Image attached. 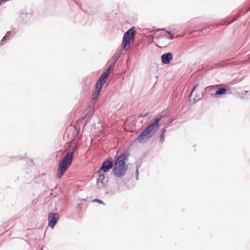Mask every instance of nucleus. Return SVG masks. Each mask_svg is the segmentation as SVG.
I'll return each mask as SVG.
<instances>
[{
	"mask_svg": "<svg viewBox=\"0 0 250 250\" xmlns=\"http://www.w3.org/2000/svg\"><path fill=\"white\" fill-rule=\"evenodd\" d=\"M75 152L74 149L72 151H68L60 161L57 173V177L60 179L62 177L64 173L71 166L73 158V155Z\"/></svg>",
	"mask_w": 250,
	"mask_h": 250,
	"instance_id": "1",
	"label": "nucleus"
},
{
	"mask_svg": "<svg viewBox=\"0 0 250 250\" xmlns=\"http://www.w3.org/2000/svg\"><path fill=\"white\" fill-rule=\"evenodd\" d=\"M127 156L123 154L118 157L114 166L113 171L117 177H121L124 175L127 169V165L126 164Z\"/></svg>",
	"mask_w": 250,
	"mask_h": 250,
	"instance_id": "2",
	"label": "nucleus"
},
{
	"mask_svg": "<svg viewBox=\"0 0 250 250\" xmlns=\"http://www.w3.org/2000/svg\"><path fill=\"white\" fill-rule=\"evenodd\" d=\"M160 120V118L155 119L154 121L138 137L137 140L139 142H142L144 140H147L150 138L159 129V125L158 123Z\"/></svg>",
	"mask_w": 250,
	"mask_h": 250,
	"instance_id": "3",
	"label": "nucleus"
},
{
	"mask_svg": "<svg viewBox=\"0 0 250 250\" xmlns=\"http://www.w3.org/2000/svg\"><path fill=\"white\" fill-rule=\"evenodd\" d=\"M113 67V66L111 65L109 68L99 77L96 84L95 90L92 95V99L93 100H96L99 97L100 91L103 87V85L106 82L107 78L110 73V70Z\"/></svg>",
	"mask_w": 250,
	"mask_h": 250,
	"instance_id": "4",
	"label": "nucleus"
},
{
	"mask_svg": "<svg viewBox=\"0 0 250 250\" xmlns=\"http://www.w3.org/2000/svg\"><path fill=\"white\" fill-rule=\"evenodd\" d=\"M135 33V27H133L128 30L124 35L122 45L124 49L127 50L130 45L133 43Z\"/></svg>",
	"mask_w": 250,
	"mask_h": 250,
	"instance_id": "5",
	"label": "nucleus"
},
{
	"mask_svg": "<svg viewBox=\"0 0 250 250\" xmlns=\"http://www.w3.org/2000/svg\"><path fill=\"white\" fill-rule=\"evenodd\" d=\"M113 167V163L110 158H107L103 163L100 169L104 172H108Z\"/></svg>",
	"mask_w": 250,
	"mask_h": 250,
	"instance_id": "6",
	"label": "nucleus"
},
{
	"mask_svg": "<svg viewBox=\"0 0 250 250\" xmlns=\"http://www.w3.org/2000/svg\"><path fill=\"white\" fill-rule=\"evenodd\" d=\"M58 219L57 214L53 212L49 213L48 217V226L52 229H53Z\"/></svg>",
	"mask_w": 250,
	"mask_h": 250,
	"instance_id": "7",
	"label": "nucleus"
},
{
	"mask_svg": "<svg viewBox=\"0 0 250 250\" xmlns=\"http://www.w3.org/2000/svg\"><path fill=\"white\" fill-rule=\"evenodd\" d=\"M172 58L173 56L171 53L164 54L161 56L162 61L163 63L165 64L169 63L172 60Z\"/></svg>",
	"mask_w": 250,
	"mask_h": 250,
	"instance_id": "8",
	"label": "nucleus"
},
{
	"mask_svg": "<svg viewBox=\"0 0 250 250\" xmlns=\"http://www.w3.org/2000/svg\"><path fill=\"white\" fill-rule=\"evenodd\" d=\"M218 87V85H212V86H208L206 88V91H208V93L211 95H214V94H215V92H214V90L217 89Z\"/></svg>",
	"mask_w": 250,
	"mask_h": 250,
	"instance_id": "9",
	"label": "nucleus"
},
{
	"mask_svg": "<svg viewBox=\"0 0 250 250\" xmlns=\"http://www.w3.org/2000/svg\"><path fill=\"white\" fill-rule=\"evenodd\" d=\"M227 90L228 89L225 88H219L217 91H215L214 96L224 94L226 93Z\"/></svg>",
	"mask_w": 250,
	"mask_h": 250,
	"instance_id": "10",
	"label": "nucleus"
},
{
	"mask_svg": "<svg viewBox=\"0 0 250 250\" xmlns=\"http://www.w3.org/2000/svg\"><path fill=\"white\" fill-rule=\"evenodd\" d=\"M93 202H98L100 204H104V203L102 201L100 200H99V199H95L94 200H93Z\"/></svg>",
	"mask_w": 250,
	"mask_h": 250,
	"instance_id": "11",
	"label": "nucleus"
},
{
	"mask_svg": "<svg viewBox=\"0 0 250 250\" xmlns=\"http://www.w3.org/2000/svg\"><path fill=\"white\" fill-rule=\"evenodd\" d=\"M164 134L165 133H161V140H162V139H164V136H165Z\"/></svg>",
	"mask_w": 250,
	"mask_h": 250,
	"instance_id": "12",
	"label": "nucleus"
},
{
	"mask_svg": "<svg viewBox=\"0 0 250 250\" xmlns=\"http://www.w3.org/2000/svg\"><path fill=\"white\" fill-rule=\"evenodd\" d=\"M196 86H197V85H195V86L194 87V88H193V90H192V92H191V94H190V95H191V96L192 95V94H193V91H194V89H195V88L196 87Z\"/></svg>",
	"mask_w": 250,
	"mask_h": 250,
	"instance_id": "13",
	"label": "nucleus"
},
{
	"mask_svg": "<svg viewBox=\"0 0 250 250\" xmlns=\"http://www.w3.org/2000/svg\"><path fill=\"white\" fill-rule=\"evenodd\" d=\"M166 128H163V129H162V133H165V132H166Z\"/></svg>",
	"mask_w": 250,
	"mask_h": 250,
	"instance_id": "14",
	"label": "nucleus"
},
{
	"mask_svg": "<svg viewBox=\"0 0 250 250\" xmlns=\"http://www.w3.org/2000/svg\"><path fill=\"white\" fill-rule=\"evenodd\" d=\"M146 116V114H144V115L141 114L139 116L143 118V117H145Z\"/></svg>",
	"mask_w": 250,
	"mask_h": 250,
	"instance_id": "15",
	"label": "nucleus"
},
{
	"mask_svg": "<svg viewBox=\"0 0 250 250\" xmlns=\"http://www.w3.org/2000/svg\"><path fill=\"white\" fill-rule=\"evenodd\" d=\"M172 38H173V37H172V36H170V39H172Z\"/></svg>",
	"mask_w": 250,
	"mask_h": 250,
	"instance_id": "16",
	"label": "nucleus"
},
{
	"mask_svg": "<svg viewBox=\"0 0 250 250\" xmlns=\"http://www.w3.org/2000/svg\"><path fill=\"white\" fill-rule=\"evenodd\" d=\"M5 38H6V36L3 38L2 41H3L4 39H5Z\"/></svg>",
	"mask_w": 250,
	"mask_h": 250,
	"instance_id": "17",
	"label": "nucleus"
},
{
	"mask_svg": "<svg viewBox=\"0 0 250 250\" xmlns=\"http://www.w3.org/2000/svg\"><path fill=\"white\" fill-rule=\"evenodd\" d=\"M167 33L168 34L170 35L169 32H167Z\"/></svg>",
	"mask_w": 250,
	"mask_h": 250,
	"instance_id": "18",
	"label": "nucleus"
}]
</instances>
